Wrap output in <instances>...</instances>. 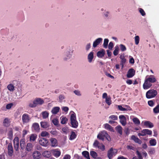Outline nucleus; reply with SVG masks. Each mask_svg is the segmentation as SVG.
<instances>
[{
  "instance_id": "nucleus-52",
  "label": "nucleus",
  "mask_w": 159,
  "mask_h": 159,
  "mask_svg": "<svg viewBox=\"0 0 159 159\" xmlns=\"http://www.w3.org/2000/svg\"><path fill=\"white\" fill-rule=\"evenodd\" d=\"M106 102L108 105H110L111 104V101L110 98H106Z\"/></svg>"
},
{
  "instance_id": "nucleus-24",
  "label": "nucleus",
  "mask_w": 159,
  "mask_h": 159,
  "mask_svg": "<svg viewBox=\"0 0 159 159\" xmlns=\"http://www.w3.org/2000/svg\"><path fill=\"white\" fill-rule=\"evenodd\" d=\"M42 155L44 157L49 158L51 156V153L49 151H45L43 153Z\"/></svg>"
},
{
  "instance_id": "nucleus-49",
  "label": "nucleus",
  "mask_w": 159,
  "mask_h": 159,
  "mask_svg": "<svg viewBox=\"0 0 159 159\" xmlns=\"http://www.w3.org/2000/svg\"><path fill=\"white\" fill-rule=\"evenodd\" d=\"M120 50L122 51L123 52L126 50V48L124 45L121 44L120 45Z\"/></svg>"
},
{
  "instance_id": "nucleus-5",
  "label": "nucleus",
  "mask_w": 159,
  "mask_h": 159,
  "mask_svg": "<svg viewBox=\"0 0 159 159\" xmlns=\"http://www.w3.org/2000/svg\"><path fill=\"white\" fill-rule=\"evenodd\" d=\"M157 93L156 90L150 89L146 92V96L147 98L149 99L155 97L157 95Z\"/></svg>"
},
{
  "instance_id": "nucleus-19",
  "label": "nucleus",
  "mask_w": 159,
  "mask_h": 159,
  "mask_svg": "<svg viewBox=\"0 0 159 159\" xmlns=\"http://www.w3.org/2000/svg\"><path fill=\"white\" fill-rule=\"evenodd\" d=\"M105 53V51L104 49L102 50L98 51L97 53V55L98 57L100 58L104 57Z\"/></svg>"
},
{
  "instance_id": "nucleus-42",
  "label": "nucleus",
  "mask_w": 159,
  "mask_h": 159,
  "mask_svg": "<svg viewBox=\"0 0 159 159\" xmlns=\"http://www.w3.org/2000/svg\"><path fill=\"white\" fill-rule=\"evenodd\" d=\"M68 120L66 117H63L62 118L61 123L62 124H64L66 123Z\"/></svg>"
},
{
  "instance_id": "nucleus-62",
  "label": "nucleus",
  "mask_w": 159,
  "mask_h": 159,
  "mask_svg": "<svg viewBox=\"0 0 159 159\" xmlns=\"http://www.w3.org/2000/svg\"><path fill=\"white\" fill-rule=\"evenodd\" d=\"M155 152V150L154 148L151 149L149 151L148 153L151 154H153Z\"/></svg>"
},
{
  "instance_id": "nucleus-30",
  "label": "nucleus",
  "mask_w": 159,
  "mask_h": 159,
  "mask_svg": "<svg viewBox=\"0 0 159 159\" xmlns=\"http://www.w3.org/2000/svg\"><path fill=\"white\" fill-rule=\"evenodd\" d=\"M93 58V52H91L88 55V58L89 62H91Z\"/></svg>"
},
{
  "instance_id": "nucleus-25",
  "label": "nucleus",
  "mask_w": 159,
  "mask_h": 159,
  "mask_svg": "<svg viewBox=\"0 0 159 159\" xmlns=\"http://www.w3.org/2000/svg\"><path fill=\"white\" fill-rule=\"evenodd\" d=\"M120 58L121 59L120 62V65L122 66V68H123L124 65L125 64L126 62V60L124 56H120Z\"/></svg>"
},
{
  "instance_id": "nucleus-34",
  "label": "nucleus",
  "mask_w": 159,
  "mask_h": 159,
  "mask_svg": "<svg viewBox=\"0 0 159 159\" xmlns=\"http://www.w3.org/2000/svg\"><path fill=\"white\" fill-rule=\"evenodd\" d=\"M13 132L12 129H11L8 133V138L11 140H12L13 138Z\"/></svg>"
},
{
  "instance_id": "nucleus-33",
  "label": "nucleus",
  "mask_w": 159,
  "mask_h": 159,
  "mask_svg": "<svg viewBox=\"0 0 159 159\" xmlns=\"http://www.w3.org/2000/svg\"><path fill=\"white\" fill-rule=\"evenodd\" d=\"M82 154L87 159H90L89 153L87 151H84L82 152Z\"/></svg>"
},
{
  "instance_id": "nucleus-32",
  "label": "nucleus",
  "mask_w": 159,
  "mask_h": 159,
  "mask_svg": "<svg viewBox=\"0 0 159 159\" xmlns=\"http://www.w3.org/2000/svg\"><path fill=\"white\" fill-rule=\"evenodd\" d=\"M37 138V135L34 134H32L30 137V142L34 141Z\"/></svg>"
},
{
  "instance_id": "nucleus-45",
  "label": "nucleus",
  "mask_w": 159,
  "mask_h": 159,
  "mask_svg": "<svg viewBox=\"0 0 159 159\" xmlns=\"http://www.w3.org/2000/svg\"><path fill=\"white\" fill-rule=\"evenodd\" d=\"M98 148L101 150L102 151H104L105 150V146L102 143L100 144Z\"/></svg>"
},
{
  "instance_id": "nucleus-22",
  "label": "nucleus",
  "mask_w": 159,
  "mask_h": 159,
  "mask_svg": "<svg viewBox=\"0 0 159 159\" xmlns=\"http://www.w3.org/2000/svg\"><path fill=\"white\" fill-rule=\"evenodd\" d=\"M10 121L7 118H5L3 122V125L5 127H8L10 125Z\"/></svg>"
},
{
  "instance_id": "nucleus-57",
  "label": "nucleus",
  "mask_w": 159,
  "mask_h": 159,
  "mask_svg": "<svg viewBox=\"0 0 159 159\" xmlns=\"http://www.w3.org/2000/svg\"><path fill=\"white\" fill-rule=\"evenodd\" d=\"M59 102H62L63 100L65 99V97L62 95H60L59 97Z\"/></svg>"
},
{
  "instance_id": "nucleus-20",
  "label": "nucleus",
  "mask_w": 159,
  "mask_h": 159,
  "mask_svg": "<svg viewBox=\"0 0 159 159\" xmlns=\"http://www.w3.org/2000/svg\"><path fill=\"white\" fill-rule=\"evenodd\" d=\"M33 147V145L30 143H28L25 147V149L28 152L31 151Z\"/></svg>"
},
{
  "instance_id": "nucleus-4",
  "label": "nucleus",
  "mask_w": 159,
  "mask_h": 159,
  "mask_svg": "<svg viewBox=\"0 0 159 159\" xmlns=\"http://www.w3.org/2000/svg\"><path fill=\"white\" fill-rule=\"evenodd\" d=\"M70 120L72 127L75 128H77L78 126V123L76 119L75 114L74 112L71 115Z\"/></svg>"
},
{
  "instance_id": "nucleus-56",
  "label": "nucleus",
  "mask_w": 159,
  "mask_h": 159,
  "mask_svg": "<svg viewBox=\"0 0 159 159\" xmlns=\"http://www.w3.org/2000/svg\"><path fill=\"white\" fill-rule=\"evenodd\" d=\"M136 153L138 155L139 159H143L141 153L138 151H136Z\"/></svg>"
},
{
  "instance_id": "nucleus-29",
  "label": "nucleus",
  "mask_w": 159,
  "mask_h": 159,
  "mask_svg": "<svg viewBox=\"0 0 159 159\" xmlns=\"http://www.w3.org/2000/svg\"><path fill=\"white\" fill-rule=\"evenodd\" d=\"M41 127L43 128H47L49 126L48 123L46 121H42L40 122Z\"/></svg>"
},
{
  "instance_id": "nucleus-48",
  "label": "nucleus",
  "mask_w": 159,
  "mask_h": 159,
  "mask_svg": "<svg viewBox=\"0 0 159 159\" xmlns=\"http://www.w3.org/2000/svg\"><path fill=\"white\" fill-rule=\"evenodd\" d=\"M100 144V143L98 140H95L93 143V146L95 147L98 148Z\"/></svg>"
},
{
  "instance_id": "nucleus-39",
  "label": "nucleus",
  "mask_w": 159,
  "mask_h": 159,
  "mask_svg": "<svg viewBox=\"0 0 159 159\" xmlns=\"http://www.w3.org/2000/svg\"><path fill=\"white\" fill-rule=\"evenodd\" d=\"M109 40L108 39H104L103 46L104 48H106L107 47Z\"/></svg>"
},
{
  "instance_id": "nucleus-43",
  "label": "nucleus",
  "mask_w": 159,
  "mask_h": 159,
  "mask_svg": "<svg viewBox=\"0 0 159 159\" xmlns=\"http://www.w3.org/2000/svg\"><path fill=\"white\" fill-rule=\"evenodd\" d=\"M42 115L43 118L44 119H46L48 117L49 113L48 112L45 111L42 113Z\"/></svg>"
},
{
  "instance_id": "nucleus-40",
  "label": "nucleus",
  "mask_w": 159,
  "mask_h": 159,
  "mask_svg": "<svg viewBox=\"0 0 159 159\" xmlns=\"http://www.w3.org/2000/svg\"><path fill=\"white\" fill-rule=\"evenodd\" d=\"M149 143L151 146H154L156 144L157 142L155 139H153L150 140Z\"/></svg>"
},
{
  "instance_id": "nucleus-51",
  "label": "nucleus",
  "mask_w": 159,
  "mask_h": 159,
  "mask_svg": "<svg viewBox=\"0 0 159 159\" xmlns=\"http://www.w3.org/2000/svg\"><path fill=\"white\" fill-rule=\"evenodd\" d=\"M62 130L63 132L66 134H67V132H68L69 131L68 128L66 127H65L63 128L62 129Z\"/></svg>"
},
{
  "instance_id": "nucleus-63",
  "label": "nucleus",
  "mask_w": 159,
  "mask_h": 159,
  "mask_svg": "<svg viewBox=\"0 0 159 159\" xmlns=\"http://www.w3.org/2000/svg\"><path fill=\"white\" fill-rule=\"evenodd\" d=\"M126 83L130 85L132 84V81L131 80H126Z\"/></svg>"
},
{
  "instance_id": "nucleus-47",
  "label": "nucleus",
  "mask_w": 159,
  "mask_h": 159,
  "mask_svg": "<svg viewBox=\"0 0 159 159\" xmlns=\"http://www.w3.org/2000/svg\"><path fill=\"white\" fill-rule=\"evenodd\" d=\"M109 118L112 120H116L118 119V117L117 116L115 115H112L110 116Z\"/></svg>"
},
{
  "instance_id": "nucleus-1",
  "label": "nucleus",
  "mask_w": 159,
  "mask_h": 159,
  "mask_svg": "<svg viewBox=\"0 0 159 159\" xmlns=\"http://www.w3.org/2000/svg\"><path fill=\"white\" fill-rule=\"evenodd\" d=\"M156 81V79L154 75L146 76L143 84V89H149L152 86V84L155 82Z\"/></svg>"
},
{
  "instance_id": "nucleus-41",
  "label": "nucleus",
  "mask_w": 159,
  "mask_h": 159,
  "mask_svg": "<svg viewBox=\"0 0 159 159\" xmlns=\"http://www.w3.org/2000/svg\"><path fill=\"white\" fill-rule=\"evenodd\" d=\"M119 50V48L118 46H116L115 47V50H114L113 53L114 56H117L118 54V51Z\"/></svg>"
},
{
  "instance_id": "nucleus-14",
  "label": "nucleus",
  "mask_w": 159,
  "mask_h": 159,
  "mask_svg": "<svg viewBox=\"0 0 159 159\" xmlns=\"http://www.w3.org/2000/svg\"><path fill=\"white\" fill-rule=\"evenodd\" d=\"M32 156L34 159H39L41 156V153L38 151L34 152L33 153Z\"/></svg>"
},
{
  "instance_id": "nucleus-17",
  "label": "nucleus",
  "mask_w": 159,
  "mask_h": 159,
  "mask_svg": "<svg viewBox=\"0 0 159 159\" xmlns=\"http://www.w3.org/2000/svg\"><path fill=\"white\" fill-rule=\"evenodd\" d=\"M32 128L36 132H38L39 131V126L37 123H35L33 124Z\"/></svg>"
},
{
  "instance_id": "nucleus-59",
  "label": "nucleus",
  "mask_w": 159,
  "mask_h": 159,
  "mask_svg": "<svg viewBox=\"0 0 159 159\" xmlns=\"http://www.w3.org/2000/svg\"><path fill=\"white\" fill-rule=\"evenodd\" d=\"M113 47V43L111 42H110L109 45H108V48L110 50H112Z\"/></svg>"
},
{
  "instance_id": "nucleus-28",
  "label": "nucleus",
  "mask_w": 159,
  "mask_h": 159,
  "mask_svg": "<svg viewBox=\"0 0 159 159\" xmlns=\"http://www.w3.org/2000/svg\"><path fill=\"white\" fill-rule=\"evenodd\" d=\"M104 128L106 129L109 130L111 131H114L113 128L109 124L106 123L104 124Z\"/></svg>"
},
{
  "instance_id": "nucleus-44",
  "label": "nucleus",
  "mask_w": 159,
  "mask_h": 159,
  "mask_svg": "<svg viewBox=\"0 0 159 159\" xmlns=\"http://www.w3.org/2000/svg\"><path fill=\"white\" fill-rule=\"evenodd\" d=\"M153 112L155 113H157L159 112V104L153 109Z\"/></svg>"
},
{
  "instance_id": "nucleus-50",
  "label": "nucleus",
  "mask_w": 159,
  "mask_h": 159,
  "mask_svg": "<svg viewBox=\"0 0 159 159\" xmlns=\"http://www.w3.org/2000/svg\"><path fill=\"white\" fill-rule=\"evenodd\" d=\"M135 43L136 45H138L139 41V38L138 36H136L135 37Z\"/></svg>"
},
{
  "instance_id": "nucleus-38",
  "label": "nucleus",
  "mask_w": 159,
  "mask_h": 159,
  "mask_svg": "<svg viewBox=\"0 0 159 159\" xmlns=\"http://www.w3.org/2000/svg\"><path fill=\"white\" fill-rule=\"evenodd\" d=\"M134 123L136 125H139L140 124V121L139 120L137 117L134 118L132 119Z\"/></svg>"
},
{
  "instance_id": "nucleus-6",
  "label": "nucleus",
  "mask_w": 159,
  "mask_h": 159,
  "mask_svg": "<svg viewBox=\"0 0 159 159\" xmlns=\"http://www.w3.org/2000/svg\"><path fill=\"white\" fill-rule=\"evenodd\" d=\"M117 150L111 148L107 152V156L109 159H111L117 154Z\"/></svg>"
},
{
  "instance_id": "nucleus-2",
  "label": "nucleus",
  "mask_w": 159,
  "mask_h": 159,
  "mask_svg": "<svg viewBox=\"0 0 159 159\" xmlns=\"http://www.w3.org/2000/svg\"><path fill=\"white\" fill-rule=\"evenodd\" d=\"M44 102V101L40 98H36L33 101V103L29 104V106L30 107H35L37 105H42Z\"/></svg>"
},
{
  "instance_id": "nucleus-9",
  "label": "nucleus",
  "mask_w": 159,
  "mask_h": 159,
  "mask_svg": "<svg viewBox=\"0 0 159 159\" xmlns=\"http://www.w3.org/2000/svg\"><path fill=\"white\" fill-rule=\"evenodd\" d=\"M22 119L23 124L27 123L30 120V116L27 113L24 114L22 116Z\"/></svg>"
},
{
  "instance_id": "nucleus-53",
  "label": "nucleus",
  "mask_w": 159,
  "mask_h": 159,
  "mask_svg": "<svg viewBox=\"0 0 159 159\" xmlns=\"http://www.w3.org/2000/svg\"><path fill=\"white\" fill-rule=\"evenodd\" d=\"M52 122L55 125H57L58 124V120L56 119H54L52 120Z\"/></svg>"
},
{
  "instance_id": "nucleus-64",
  "label": "nucleus",
  "mask_w": 159,
  "mask_h": 159,
  "mask_svg": "<svg viewBox=\"0 0 159 159\" xmlns=\"http://www.w3.org/2000/svg\"><path fill=\"white\" fill-rule=\"evenodd\" d=\"M70 156L69 155H66L65 156L63 157V159H70Z\"/></svg>"
},
{
  "instance_id": "nucleus-12",
  "label": "nucleus",
  "mask_w": 159,
  "mask_h": 159,
  "mask_svg": "<svg viewBox=\"0 0 159 159\" xmlns=\"http://www.w3.org/2000/svg\"><path fill=\"white\" fill-rule=\"evenodd\" d=\"M120 121L123 126H125L126 124V119L124 115H120L119 116Z\"/></svg>"
},
{
  "instance_id": "nucleus-55",
  "label": "nucleus",
  "mask_w": 159,
  "mask_h": 159,
  "mask_svg": "<svg viewBox=\"0 0 159 159\" xmlns=\"http://www.w3.org/2000/svg\"><path fill=\"white\" fill-rule=\"evenodd\" d=\"M118 108L120 110L122 111H125L127 110V109L123 107L121 105H118Z\"/></svg>"
},
{
  "instance_id": "nucleus-15",
  "label": "nucleus",
  "mask_w": 159,
  "mask_h": 159,
  "mask_svg": "<svg viewBox=\"0 0 159 159\" xmlns=\"http://www.w3.org/2000/svg\"><path fill=\"white\" fill-rule=\"evenodd\" d=\"M51 146L52 147H56L57 145V140L54 138H52L50 139Z\"/></svg>"
},
{
  "instance_id": "nucleus-11",
  "label": "nucleus",
  "mask_w": 159,
  "mask_h": 159,
  "mask_svg": "<svg viewBox=\"0 0 159 159\" xmlns=\"http://www.w3.org/2000/svg\"><path fill=\"white\" fill-rule=\"evenodd\" d=\"M135 74V71L133 68L130 69L127 72V77L128 78L132 77Z\"/></svg>"
},
{
  "instance_id": "nucleus-18",
  "label": "nucleus",
  "mask_w": 159,
  "mask_h": 159,
  "mask_svg": "<svg viewBox=\"0 0 159 159\" xmlns=\"http://www.w3.org/2000/svg\"><path fill=\"white\" fill-rule=\"evenodd\" d=\"M102 40L101 38H98L96 39L93 43V47L94 48L96 47L102 41Z\"/></svg>"
},
{
  "instance_id": "nucleus-16",
  "label": "nucleus",
  "mask_w": 159,
  "mask_h": 159,
  "mask_svg": "<svg viewBox=\"0 0 159 159\" xmlns=\"http://www.w3.org/2000/svg\"><path fill=\"white\" fill-rule=\"evenodd\" d=\"M52 152L53 155L55 157H57L61 155V152L58 149H55L52 150Z\"/></svg>"
},
{
  "instance_id": "nucleus-13",
  "label": "nucleus",
  "mask_w": 159,
  "mask_h": 159,
  "mask_svg": "<svg viewBox=\"0 0 159 159\" xmlns=\"http://www.w3.org/2000/svg\"><path fill=\"white\" fill-rule=\"evenodd\" d=\"M13 150L12 144L9 143L8 146V154L9 156L12 155Z\"/></svg>"
},
{
  "instance_id": "nucleus-10",
  "label": "nucleus",
  "mask_w": 159,
  "mask_h": 159,
  "mask_svg": "<svg viewBox=\"0 0 159 159\" xmlns=\"http://www.w3.org/2000/svg\"><path fill=\"white\" fill-rule=\"evenodd\" d=\"M14 146L15 149L16 151L18 150L19 147V139L18 137H16L14 140Z\"/></svg>"
},
{
  "instance_id": "nucleus-26",
  "label": "nucleus",
  "mask_w": 159,
  "mask_h": 159,
  "mask_svg": "<svg viewBox=\"0 0 159 159\" xmlns=\"http://www.w3.org/2000/svg\"><path fill=\"white\" fill-rule=\"evenodd\" d=\"M60 110V108L59 107H54L52 109L51 112L53 114H56L59 112Z\"/></svg>"
},
{
  "instance_id": "nucleus-8",
  "label": "nucleus",
  "mask_w": 159,
  "mask_h": 159,
  "mask_svg": "<svg viewBox=\"0 0 159 159\" xmlns=\"http://www.w3.org/2000/svg\"><path fill=\"white\" fill-rule=\"evenodd\" d=\"M39 142L41 145L45 147H47L49 144L48 140L44 138H41Z\"/></svg>"
},
{
  "instance_id": "nucleus-3",
  "label": "nucleus",
  "mask_w": 159,
  "mask_h": 159,
  "mask_svg": "<svg viewBox=\"0 0 159 159\" xmlns=\"http://www.w3.org/2000/svg\"><path fill=\"white\" fill-rule=\"evenodd\" d=\"M97 138L102 141L104 140L105 138H106L108 141H111V138L109 135L108 134L107 132L105 130L99 133L97 136Z\"/></svg>"
},
{
  "instance_id": "nucleus-61",
  "label": "nucleus",
  "mask_w": 159,
  "mask_h": 159,
  "mask_svg": "<svg viewBox=\"0 0 159 159\" xmlns=\"http://www.w3.org/2000/svg\"><path fill=\"white\" fill-rule=\"evenodd\" d=\"M50 133L53 135H57V132L56 130H52Z\"/></svg>"
},
{
  "instance_id": "nucleus-58",
  "label": "nucleus",
  "mask_w": 159,
  "mask_h": 159,
  "mask_svg": "<svg viewBox=\"0 0 159 159\" xmlns=\"http://www.w3.org/2000/svg\"><path fill=\"white\" fill-rule=\"evenodd\" d=\"M139 11L142 16H144L145 15V13L143 9L141 8H139Z\"/></svg>"
},
{
  "instance_id": "nucleus-27",
  "label": "nucleus",
  "mask_w": 159,
  "mask_h": 159,
  "mask_svg": "<svg viewBox=\"0 0 159 159\" xmlns=\"http://www.w3.org/2000/svg\"><path fill=\"white\" fill-rule=\"evenodd\" d=\"M144 125L147 127L151 128L154 126L152 123L150 121H145L144 123Z\"/></svg>"
},
{
  "instance_id": "nucleus-54",
  "label": "nucleus",
  "mask_w": 159,
  "mask_h": 159,
  "mask_svg": "<svg viewBox=\"0 0 159 159\" xmlns=\"http://www.w3.org/2000/svg\"><path fill=\"white\" fill-rule=\"evenodd\" d=\"M13 105V103H10L7 105L6 106V108L7 109H9L11 108L12 106Z\"/></svg>"
},
{
  "instance_id": "nucleus-60",
  "label": "nucleus",
  "mask_w": 159,
  "mask_h": 159,
  "mask_svg": "<svg viewBox=\"0 0 159 159\" xmlns=\"http://www.w3.org/2000/svg\"><path fill=\"white\" fill-rule=\"evenodd\" d=\"M148 105L151 107L153 106L154 104V103L152 100H150L148 101Z\"/></svg>"
},
{
  "instance_id": "nucleus-21",
  "label": "nucleus",
  "mask_w": 159,
  "mask_h": 159,
  "mask_svg": "<svg viewBox=\"0 0 159 159\" xmlns=\"http://www.w3.org/2000/svg\"><path fill=\"white\" fill-rule=\"evenodd\" d=\"M131 139L134 140L135 143H137L139 144H140L142 143V141L134 135H132L131 136Z\"/></svg>"
},
{
  "instance_id": "nucleus-35",
  "label": "nucleus",
  "mask_w": 159,
  "mask_h": 159,
  "mask_svg": "<svg viewBox=\"0 0 159 159\" xmlns=\"http://www.w3.org/2000/svg\"><path fill=\"white\" fill-rule=\"evenodd\" d=\"M90 155L94 159L96 158L98 156L97 153L94 151H91L90 152Z\"/></svg>"
},
{
  "instance_id": "nucleus-36",
  "label": "nucleus",
  "mask_w": 159,
  "mask_h": 159,
  "mask_svg": "<svg viewBox=\"0 0 159 159\" xmlns=\"http://www.w3.org/2000/svg\"><path fill=\"white\" fill-rule=\"evenodd\" d=\"M15 87L12 84H10L7 86V88L10 91H13L14 90Z\"/></svg>"
},
{
  "instance_id": "nucleus-46",
  "label": "nucleus",
  "mask_w": 159,
  "mask_h": 159,
  "mask_svg": "<svg viewBox=\"0 0 159 159\" xmlns=\"http://www.w3.org/2000/svg\"><path fill=\"white\" fill-rule=\"evenodd\" d=\"M49 135V133L46 131H42L41 134V136L42 137H45Z\"/></svg>"
},
{
  "instance_id": "nucleus-37",
  "label": "nucleus",
  "mask_w": 159,
  "mask_h": 159,
  "mask_svg": "<svg viewBox=\"0 0 159 159\" xmlns=\"http://www.w3.org/2000/svg\"><path fill=\"white\" fill-rule=\"evenodd\" d=\"M76 135L74 131H72L71 133L70 139L72 140L75 139L76 137Z\"/></svg>"
},
{
  "instance_id": "nucleus-23",
  "label": "nucleus",
  "mask_w": 159,
  "mask_h": 159,
  "mask_svg": "<svg viewBox=\"0 0 159 159\" xmlns=\"http://www.w3.org/2000/svg\"><path fill=\"white\" fill-rule=\"evenodd\" d=\"M20 148L24 150L25 148L26 145L25 144V139L24 138L22 139L20 142Z\"/></svg>"
},
{
  "instance_id": "nucleus-31",
  "label": "nucleus",
  "mask_w": 159,
  "mask_h": 159,
  "mask_svg": "<svg viewBox=\"0 0 159 159\" xmlns=\"http://www.w3.org/2000/svg\"><path fill=\"white\" fill-rule=\"evenodd\" d=\"M116 131L120 134L122 135V128L120 125H118L116 127Z\"/></svg>"
},
{
  "instance_id": "nucleus-7",
  "label": "nucleus",
  "mask_w": 159,
  "mask_h": 159,
  "mask_svg": "<svg viewBox=\"0 0 159 159\" xmlns=\"http://www.w3.org/2000/svg\"><path fill=\"white\" fill-rule=\"evenodd\" d=\"M152 134V132L151 130H149L148 129H143L141 132V133H139L138 134V135L139 136H144L146 135H151Z\"/></svg>"
}]
</instances>
